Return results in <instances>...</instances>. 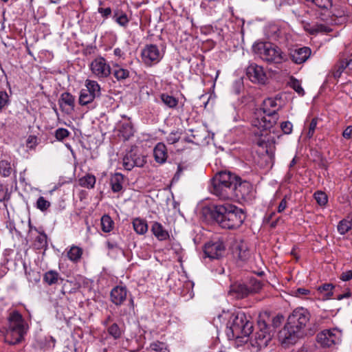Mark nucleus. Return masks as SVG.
Listing matches in <instances>:
<instances>
[{"label":"nucleus","instance_id":"f257e3e1","mask_svg":"<svg viewBox=\"0 0 352 352\" xmlns=\"http://www.w3.org/2000/svg\"><path fill=\"white\" fill-rule=\"evenodd\" d=\"M309 311L303 307L295 309L288 316L287 322L279 331L278 338L283 344H294L302 336L303 331L310 320Z\"/></svg>","mask_w":352,"mask_h":352},{"label":"nucleus","instance_id":"f03ea898","mask_svg":"<svg viewBox=\"0 0 352 352\" xmlns=\"http://www.w3.org/2000/svg\"><path fill=\"white\" fill-rule=\"evenodd\" d=\"M282 106L281 98L278 96L266 98L254 112L252 125L261 132L270 129L279 119L278 111L282 109Z\"/></svg>","mask_w":352,"mask_h":352},{"label":"nucleus","instance_id":"7ed1b4c3","mask_svg":"<svg viewBox=\"0 0 352 352\" xmlns=\"http://www.w3.org/2000/svg\"><path fill=\"white\" fill-rule=\"evenodd\" d=\"M210 214L222 228L229 230L238 228L245 219L241 208L228 203L212 206Z\"/></svg>","mask_w":352,"mask_h":352},{"label":"nucleus","instance_id":"20e7f679","mask_svg":"<svg viewBox=\"0 0 352 352\" xmlns=\"http://www.w3.org/2000/svg\"><path fill=\"white\" fill-rule=\"evenodd\" d=\"M253 331V324L242 311L232 314L226 324V333L229 340L248 338Z\"/></svg>","mask_w":352,"mask_h":352},{"label":"nucleus","instance_id":"39448f33","mask_svg":"<svg viewBox=\"0 0 352 352\" xmlns=\"http://www.w3.org/2000/svg\"><path fill=\"white\" fill-rule=\"evenodd\" d=\"M236 178L230 172H219L212 180L211 192L220 199H233Z\"/></svg>","mask_w":352,"mask_h":352},{"label":"nucleus","instance_id":"423d86ee","mask_svg":"<svg viewBox=\"0 0 352 352\" xmlns=\"http://www.w3.org/2000/svg\"><path fill=\"white\" fill-rule=\"evenodd\" d=\"M28 325L18 311H12L8 316V327L5 333V342L16 344L22 341L27 333Z\"/></svg>","mask_w":352,"mask_h":352},{"label":"nucleus","instance_id":"0eeeda50","mask_svg":"<svg viewBox=\"0 0 352 352\" xmlns=\"http://www.w3.org/2000/svg\"><path fill=\"white\" fill-rule=\"evenodd\" d=\"M253 52L267 63H280L285 60L280 49L271 43H256L253 45Z\"/></svg>","mask_w":352,"mask_h":352},{"label":"nucleus","instance_id":"6e6552de","mask_svg":"<svg viewBox=\"0 0 352 352\" xmlns=\"http://www.w3.org/2000/svg\"><path fill=\"white\" fill-rule=\"evenodd\" d=\"M85 87V88L80 91L79 96V104L82 106L91 104L101 95L100 86L96 81L86 80Z\"/></svg>","mask_w":352,"mask_h":352},{"label":"nucleus","instance_id":"1a4fd4ad","mask_svg":"<svg viewBox=\"0 0 352 352\" xmlns=\"http://www.w3.org/2000/svg\"><path fill=\"white\" fill-rule=\"evenodd\" d=\"M289 27L285 22L269 23L265 29V35L272 41L283 43L287 39Z\"/></svg>","mask_w":352,"mask_h":352},{"label":"nucleus","instance_id":"9d476101","mask_svg":"<svg viewBox=\"0 0 352 352\" xmlns=\"http://www.w3.org/2000/svg\"><path fill=\"white\" fill-rule=\"evenodd\" d=\"M163 53L156 45H146L142 50L141 57L142 62L147 66L158 63L163 58Z\"/></svg>","mask_w":352,"mask_h":352},{"label":"nucleus","instance_id":"9b49d317","mask_svg":"<svg viewBox=\"0 0 352 352\" xmlns=\"http://www.w3.org/2000/svg\"><path fill=\"white\" fill-rule=\"evenodd\" d=\"M89 68L92 74L98 79L106 78L111 73L110 65L101 56L94 59L89 65Z\"/></svg>","mask_w":352,"mask_h":352},{"label":"nucleus","instance_id":"f8f14e48","mask_svg":"<svg viewBox=\"0 0 352 352\" xmlns=\"http://www.w3.org/2000/svg\"><path fill=\"white\" fill-rule=\"evenodd\" d=\"M258 331L255 334V344L256 346L261 349L266 347L271 340L272 335L271 333L270 327L267 324L266 322L263 320L258 321Z\"/></svg>","mask_w":352,"mask_h":352},{"label":"nucleus","instance_id":"ddd939ff","mask_svg":"<svg viewBox=\"0 0 352 352\" xmlns=\"http://www.w3.org/2000/svg\"><path fill=\"white\" fill-rule=\"evenodd\" d=\"M341 332L337 329L324 330L317 335V342L322 346L329 347L340 341Z\"/></svg>","mask_w":352,"mask_h":352},{"label":"nucleus","instance_id":"4468645a","mask_svg":"<svg viewBox=\"0 0 352 352\" xmlns=\"http://www.w3.org/2000/svg\"><path fill=\"white\" fill-rule=\"evenodd\" d=\"M240 178L236 176L234 184L233 199H250L252 197L253 187L248 182H241Z\"/></svg>","mask_w":352,"mask_h":352},{"label":"nucleus","instance_id":"2eb2a0df","mask_svg":"<svg viewBox=\"0 0 352 352\" xmlns=\"http://www.w3.org/2000/svg\"><path fill=\"white\" fill-rule=\"evenodd\" d=\"M143 155L138 154L135 151L131 150L123 157L122 165L127 170H132L135 166L142 167L145 164Z\"/></svg>","mask_w":352,"mask_h":352},{"label":"nucleus","instance_id":"dca6fc26","mask_svg":"<svg viewBox=\"0 0 352 352\" xmlns=\"http://www.w3.org/2000/svg\"><path fill=\"white\" fill-rule=\"evenodd\" d=\"M225 252V246L222 241L209 242L205 245L204 254L211 259H218Z\"/></svg>","mask_w":352,"mask_h":352},{"label":"nucleus","instance_id":"f3484780","mask_svg":"<svg viewBox=\"0 0 352 352\" xmlns=\"http://www.w3.org/2000/svg\"><path fill=\"white\" fill-rule=\"evenodd\" d=\"M247 76L254 82L264 83L266 78L263 68L256 64H251L247 68Z\"/></svg>","mask_w":352,"mask_h":352},{"label":"nucleus","instance_id":"a211bd4d","mask_svg":"<svg viewBox=\"0 0 352 352\" xmlns=\"http://www.w3.org/2000/svg\"><path fill=\"white\" fill-rule=\"evenodd\" d=\"M292 60L296 64L305 63L311 55V50L309 47H303L292 50L290 52Z\"/></svg>","mask_w":352,"mask_h":352},{"label":"nucleus","instance_id":"6ab92c4d","mask_svg":"<svg viewBox=\"0 0 352 352\" xmlns=\"http://www.w3.org/2000/svg\"><path fill=\"white\" fill-rule=\"evenodd\" d=\"M250 294L249 287L243 283H234L229 290V294L238 299L245 298Z\"/></svg>","mask_w":352,"mask_h":352},{"label":"nucleus","instance_id":"aec40b11","mask_svg":"<svg viewBox=\"0 0 352 352\" xmlns=\"http://www.w3.org/2000/svg\"><path fill=\"white\" fill-rule=\"evenodd\" d=\"M126 287L117 286L111 292V301L116 305H120L126 300Z\"/></svg>","mask_w":352,"mask_h":352},{"label":"nucleus","instance_id":"412c9836","mask_svg":"<svg viewBox=\"0 0 352 352\" xmlns=\"http://www.w3.org/2000/svg\"><path fill=\"white\" fill-rule=\"evenodd\" d=\"M118 135L124 141L128 140L134 134V129L131 121L120 122L118 126Z\"/></svg>","mask_w":352,"mask_h":352},{"label":"nucleus","instance_id":"4be33fe9","mask_svg":"<svg viewBox=\"0 0 352 352\" xmlns=\"http://www.w3.org/2000/svg\"><path fill=\"white\" fill-rule=\"evenodd\" d=\"M153 155L157 162L163 164L166 162L168 154L167 149L164 143H158L154 148Z\"/></svg>","mask_w":352,"mask_h":352},{"label":"nucleus","instance_id":"5701e85b","mask_svg":"<svg viewBox=\"0 0 352 352\" xmlns=\"http://www.w3.org/2000/svg\"><path fill=\"white\" fill-rule=\"evenodd\" d=\"M305 30L310 34H317L318 33H327L331 31V28L322 23H307L305 25Z\"/></svg>","mask_w":352,"mask_h":352},{"label":"nucleus","instance_id":"b1692460","mask_svg":"<svg viewBox=\"0 0 352 352\" xmlns=\"http://www.w3.org/2000/svg\"><path fill=\"white\" fill-rule=\"evenodd\" d=\"M151 232L160 241H164L169 238V234L159 222H153L151 227Z\"/></svg>","mask_w":352,"mask_h":352},{"label":"nucleus","instance_id":"393cba45","mask_svg":"<svg viewBox=\"0 0 352 352\" xmlns=\"http://www.w3.org/2000/svg\"><path fill=\"white\" fill-rule=\"evenodd\" d=\"M234 254L241 261H246L250 255L247 244L243 242L236 245Z\"/></svg>","mask_w":352,"mask_h":352},{"label":"nucleus","instance_id":"a878e982","mask_svg":"<svg viewBox=\"0 0 352 352\" xmlns=\"http://www.w3.org/2000/svg\"><path fill=\"white\" fill-rule=\"evenodd\" d=\"M113 74L118 81L124 80L130 77V72L118 64L113 65Z\"/></svg>","mask_w":352,"mask_h":352},{"label":"nucleus","instance_id":"bb28decb","mask_svg":"<svg viewBox=\"0 0 352 352\" xmlns=\"http://www.w3.org/2000/svg\"><path fill=\"white\" fill-rule=\"evenodd\" d=\"M124 178L120 173H115L110 179L111 190L113 192H118L122 189Z\"/></svg>","mask_w":352,"mask_h":352},{"label":"nucleus","instance_id":"cd10ccee","mask_svg":"<svg viewBox=\"0 0 352 352\" xmlns=\"http://www.w3.org/2000/svg\"><path fill=\"white\" fill-rule=\"evenodd\" d=\"M82 248L72 245L67 251V257L71 261L78 263L82 257Z\"/></svg>","mask_w":352,"mask_h":352},{"label":"nucleus","instance_id":"c85d7f7f","mask_svg":"<svg viewBox=\"0 0 352 352\" xmlns=\"http://www.w3.org/2000/svg\"><path fill=\"white\" fill-rule=\"evenodd\" d=\"M113 19L118 24L122 27H126L129 21L126 14L119 9L114 10Z\"/></svg>","mask_w":352,"mask_h":352},{"label":"nucleus","instance_id":"c756f323","mask_svg":"<svg viewBox=\"0 0 352 352\" xmlns=\"http://www.w3.org/2000/svg\"><path fill=\"white\" fill-rule=\"evenodd\" d=\"M135 231L139 234H144L148 230V225L144 219L136 218L133 221Z\"/></svg>","mask_w":352,"mask_h":352},{"label":"nucleus","instance_id":"7c9ffc66","mask_svg":"<svg viewBox=\"0 0 352 352\" xmlns=\"http://www.w3.org/2000/svg\"><path fill=\"white\" fill-rule=\"evenodd\" d=\"M60 279L59 274L55 270H50L44 274L43 280L49 285L56 284Z\"/></svg>","mask_w":352,"mask_h":352},{"label":"nucleus","instance_id":"2f4dec72","mask_svg":"<svg viewBox=\"0 0 352 352\" xmlns=\"http://www.w3.org/2000/svg\"><path fill=\"white\" fill-rule=\"evenodd\" d=\"M96 177L94 175L87 174L79 179V185L87 188H93L96 184Z\"/></svg>","mask_w":352,"mask_h":352},{"label":"nucleus","instance_id":"473e14b6","mask_svg":"<svg viewBox=\"0 0 352 352\" xmlns=\"http://www.w3.org/2000/svg\"><path fill=\"white\" fill-rule=\"evenodd\" d=\"M160 98L162 102L170 109H175L178 104V100L168 94H162Z\"/></svg>","mask_w":352,"mask_h":352},{"label":"nucleus","instance_id":"72a5a7b5","mask_svg":"<svg viewBox=\"0 0 352 352\" xmlns=\"http://www.w3.org/2000/svg\"><path fill=\"white\" fill-rule=\"evenodd\" d=\"M74 97L69 92H64L61 94L59 99V104L60 107H63V105H67L72 109L74 107Z\"/></svg>","mask_w":352,"mask_h":352},{"label":"nucleus","instance_id":"f704fd0d","mask_svg":"<svg viewBox=\"0 0 352 352\" xmlns=\"http://www.w3.org/2000/svg\"><path fill=\"white\" fill-rule=\"evenodd\" d=\"M352 228V219H344L341 220L337 226L338 232L344 235L348 232Z\"/></svg>","mask_w":352,"mask_h":352},{"label":"nucleus","instance_id":"c9c22d12","mask_svg":"<svg viewBox=\"0 0 352 352\" xmlns=\"http://www.w3.org/2000/svg\"><path fill=\"white\" fill-rule=\"evenodd\" d=\"M114 222L110 216L105 214L101 218V228L104 232H109L112 230Z\"/></svg>","mask_w":352,"mask_h":352},{"label":"nucleus","instance_id":"e433bc0d","mask_svg":"<svg viewBox=\"0 0 352 352\" xmlns=\"http://www.w3.org/2000/svg\"><path fill=\"white\" fill-rule=\"evenodd\" d=\"M12 168L10 163L7 160L0 161V175L3 177H8L11 175Z\"/></svg>","mask_w":352,"mask_h":352},{"label":"nucleus","instance_id":"4c0bfd02","mask_svg":"<svg viewBox=\"0 0 352 352\" xmlns=\"http://www.w3.org/2000/svg\"><path fill=\"white\" fill-rule=\"evenodd\" d=\"M108 333L110 336H111L114 339H119L122 334V329L119 327V326L116 323L112 324L107 329Z\"/></svg>","mask_w":352,"mask_h":352},{"label":"nucleus","instance_id":"58836bf2","mask_svg":"<svg viewBox=\"0 0 352 352\" xmlns=\"http://www.w3.org/2000/svg\"><path fill=\"white\" fill-rule=\"evenodd\" d=\"M334 286L331 283H325L320 286L318 290L320 293H323L326 298H330L333 295V289Z\"/></svg>","mask_w":352,"mask_h":352},{"label":"nucleus","instance_id":"ea45409f","mask_svg":"<svg viewBox=\"0 0 352 352\" xmlns=\"http://www.w3.org/2000/svg\"><path fill=\"white\" fill-rule=\"evenodd\" d=\"M249 284L250 285L248 287H249L250 293H256L259 292L263 286L261 282L256 278H251Z\"/></svg>","mask_w":352,"mask_h":352},{"label":"nucleus","instance_id":"a19ab883","mask_svg":"<svg viewBox=\"0 0 352 352\" xmlns=\"http://www.w3.org/2000/svg\"><path fill=\"white\" fill-rule=\"evenodd\" d=\"M289 83L290 87L294 89L298 94V95L303 96L305 94V91L301 87L300 82L298 80L294 78H291Z\"/></svg>","mask_w":352,"mask_h":352},{"label":"nucleus","instance_id":"79ce46f5","mask_svg":"<svg viewBox=\"0 0 352 352\" xmlns=\"http://www.w3.org/2000/svg\"><path fill=\"white\" fill-rule=\"evenodd\" d=\"M314 197L317 203L321 206H325L327 203V195L322 191H316L314 193Z\"/></svg>","mask_w":352,"mask_h":352},{"label":"nucleus","instance_id":"37998d69","mask_svg":"<svg viewBox=\"0 0 352 352\" xmlns=\"http://www.w3.org/2000/svg\"><path fill=\"white\" fill-rule=\"evenodd\" d=\"M151 350L156 352H170L166 345L164 342H155L150 344Z\"/></svg>","mask_w":352,"mask_h":352},{"label":"nucleus","instance_id":"c03bdc74","mask_svg":"<svg viewBox=\"0 0 352 352\" xmlns=\"http://www.w3.org/2000/svg\"><path fill=\"white\" fill-rule=\"evenodd\" d=\"M70 135V132L65 128H58L54 132L55 138L58 141H63Z\"/></svg>","mask_w":352,"mask_h":352},{"label":"nucleus","instance_id":"a18cd8bd","mask_svg":"<svg viewBox=\"0 0 352 352\" xmlns=\"http://www.w3.org/2000/svg\"><path fill=\"white\" fill-rule=\"evenodd\" d=\"M50 205V202L43 197H40L36 201V208L43 212L47 210Z\"/></svg>","mask_w":352,"mask_h":352},{"label":"nucleus","instance_id":"49530a36","mask_svg":"<svg viewBox=\"0 0 352 352\" xmlns=\"http://www.w3.org/2000/svg\"><path fill=\"white\" fill-rule=\"evenodd\" d=\"M292 293L296 297L304 298L310 294V290L306 288L300 287L292 289Z\"/></svg>","mask_w":352,"mask_h":352},{"label":"nucleus","instance_id":"de8ad7c7","mask_svg":"<svg viewBox=\"0 0 352 352\" xmlns=\"http://www.w3.org/2000/svg\"><path fill=\"white\" fill-rule=\"evenodd\" d=\"M318 119L317 118H314L311 120V122L309 124L308 131L307 133V137L308 138H311L315 133Z\"/></svg>","mask_w":352,"mask_h":352},{"label":"nucleus","instance_id":"09e8293b","mask_svg":"<svg viewBox=\"0 0 352 352\" xmlns=\"http://www.w3.org/2000/svg\"><path fill=\"white\" fill-rule=\"evenodd\" d=\"M348 67V60H341L337 65H336V71L334 73L335 77H340L342 72Z\"/></svg>","mask_w":352,"mask_h":352},{"label":"nucleus","instance_id":"8fccbe9b","mask_svg":"<svg viewBox=\"0 0 352 352\" xmlns=\"http://www.w3.org/2000/svg\"><path fill=\"white\" fill-rule=\"evenodd\" d=\"M316 6L322 9H327L331 6V0H311Z\"/></svg>","mask_w":352,"mask_h":352},{"label":"nucleus","instance_id":"3c124183","mask_svg":"<svg viewBox=\"0 0 352 352\" xmlns=\"http://www.w3.org/2000/svg\"><path fill=\"white\" fill-rule=\"evenodd\" d=\"M9 103V96L6 91H0V111Z\"/></svg>","mask_w":352,"mask_h":352},{"label":"nucleus","instance_id":"603ef678","mask_svg":"<svg viewBox=\"0 0 352 352\" xmlns=\"http://www.w3.org/2000/svg\"><path fill=\"white\" fill-rule=\"evenodd\" d=\"M28 279L31 283H38L40 280V274L37 272H26Z\"/></svg>","mask_w":352,"mask_h":352},{"label":"nucleus","instance_id":"864d4df0","mask_svg":"<svg viewBox=\"0 0 352 352\" xmlns=\"http://www.w3.org/2000/svg\"><path fill=\"white\" fill-rule=\"evenodd\" d=\"M280 128L285 134H290L292 132L293 125L289 121L283 122Z\"/></svg>","mask_w":352,"mask_h":352},{"label":"nucleus","instance_id":"5fc2aeb1","mask_svg":"<svg viewBox=\"0 0 352 352\" xmlns=\"http://www.w3.org/2000/svg\"><path fill=\"white\" fill-rule=\"evenodd\" d=\"M180 139V134L177 131L171 132L167 137V141L169 144H175Z\"/></svg>","mask_w":352,"mask_h":352},{"label":"nucleus","instance_id":"6e6d98bb","mask_svg":"<svg viewBox=\"0 0 352 352\" xmlns=\"http://www.w3.org/2000/svg\"><path fill=\"white\" fill-rule=\"evenodd\" d=\"M98 13H100L101 14V16L104 18H108L111 14V8H98Z\"/></svg>","mask_w":352,"mask_h":352},{"label":"nucleus","instance_id":"4d7b16f0","mask_svg":"<svg viewBox=\"0 0 352 352\" xmlns=\"http://www.w3.org/2000/svg\"><path fill=\"white\" fill-rule=\"evenodd\" d=\"M36 241L39 243V246L43 247L47 244V236L45 234H40L36 236Z\"/></svg>","mask_w":352,"mask_h":352},{"label":"nucleus","instance_id":"13d9d810","mask_svg":"<svg viewBox=\"0 0 352 352\" xmlns=\"http://www.w3.org/2000/svg\"><path fill=\"white\" fill-rule=\"evenodd\" d=\"M352 278V270L344 272L340 275V279L343 281H349Z\"/></svg>","mask_w":352,"mask_h":352},{"label":"nucleus","instance_id":"bf43d9fd","mask_svg":"<svg viewBox=\"0 0 352 352\" xmlns=\"http://www.w3.org/2000/svg\"><path fill=\"white\" fill-rule=\"evenodd\" d=\"M8 190L0 185V202L8 198Z\"/></svg>","mask_w":352,"mask_h":352},{"label":"nucleus","instance_id":"052dcab7","mask_svg":"<svg viewBox=\"0 0 352 352\" xmlns=\"http://www.w3.org/2000/svg\"><path fill=\"white\" fill-rule=\"evenodd\" d=\"M287 206V200H286L285 198H283L280 201V204H279V205L278 206V209H277L278 212H279V213L283 212L285 210Z\"/></svg>","mask_w":352,"mask_h":352},{"label":"nucleus","instance_id":"680f3d73","mask_svg":"<svg viewBox=\"0 0 352 352\" xmlns=\"http://www.w3.org/2000/svg\"><path fill=\"white\" fill-rule=\"evenodd\" d=\"M283 320V316H276L272 319V324L274 327H278Z\"/></svg>","mask_w":352,"mask_h":352},{"label":"nucleus","instance_id":"e2e57ef3","mask_svg":"<svg viewBox=\"0 0 352 352\" xmlns=\"http://www.w3.org/2000/svg\"><path fill=\"white\" fill-rule=\"evenodd\" d=\"M342 135L346 139H350L352 135V126H347L343 131Z\"/></svg>","mask_w":352,"mask_h":352},{"label":"nucleus","instance_id":"0e129e2a","mask_svg":"<svg viewBox=\"0 0 352 352\" xmlns=\"http://www.w3.org/2000/svg\"><path fill=\"white\" fill-rule=\"evenodd\" d=\"M107 247L109 250H120V248L116 242H111L108 241L107 242Z\"/></svg>","mask_w":352,"mask_h":352},{"label":"nucleus","instance_id":"69168bd1","mask_svg":"<svg viewBox=\"0 0 352 352\" xmlns=\"http://www.w3.org/2000/svg\"><path fill=\"white\" fill-rule=\"evenodd\" d=\"M314 346H303L300 348L298 352H314Z\"/></svg>","mask_w":352,"mask_h":352},{"label":"nucleus","instance_id":"338daca9","mask_svg":"<svg viewBox=\"0 0 352 352\" xmlns=\"http://www.w3.org/2000/svg\"><path fill=\"white\" fill-rule=\"evenodd\" d=\"M183 170V167L181 165H179L177 167V170L173 177V180H178L179 179L180 175Z\"/></svg>","mask_w":352,"mask_h":352},{"label":"nucleus","instance_id":"774afa93","mask_svg":"<svg viewBox=\"0 0 352 352\" xmlns=\"http://www.w3.org/2000/svg\"><path fill=\"white\" fill-rule=\"evenodd\" d=\"M113 54H114L115 56H116L118 57H121L122 56V54H123V52L121 50V49L116 48L113 50Z\"/></svg>","mask_w":352,"mask_h":352}]
</instances>
